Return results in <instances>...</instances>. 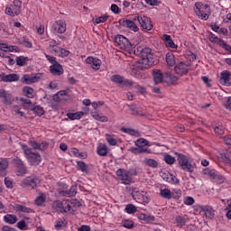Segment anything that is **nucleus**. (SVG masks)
I'll use <instances>...</instances> for the list:
<instances>
[{"label": "nucleus", "mask_w": 231, "mask_h": 231, "mask_svg": "<svg viewBox=\"0 0 231 231\" xmlns=\"http://www.w3.org/2000/svg\"><path fill=\"white\" fill-rule=\"evenodd\" d=\"M52 207L57 212H61V214L69 212H77L79 207H80V202L77 199L73 200H56L53 202Z\"/></svg>", "instance_id": "f257e3e1"}, {"label": "nucleus", "mask_w": 231, "mask_h": 231, "mask_svg": "<svg viewBox=\"0 0 231 231\" xmlns=\"http://www.w3.org/2000/svg\"><path fill=\"white\" fill-rule=\"evenodd\" d=\"M22 149L30 165H32V167H37V165L41 164V162H42V157H41V154L39 152H33L32 148L28 147V145H23Z\"/></svg>", "instance_id": "f03ea898"}, {"label": "nucleus", "mask_w": 231, "mask_h": 231, "mask_svg": "<svg viewBox=\"0 0 231 231\" xmlns=\"http://www.w3.org/2000/svg\"><path fill=\"white\" fill-rule=\"evenodd\" d=\"M175 154L177 156L179 167H180L182 171L190 173L194 172V169H196V164L192 163V160H189V158L183 153L175 152Z\"/></svg>", "instance_id": "7ed1b4c3"}, {"label": "nucleus", "mask_w": 231, "mask_h": 231, "mask_svg": "<svg viewBox=\"0 0 231 231\" xmlns=\"http://www.w3.org/2000/svg\"><path fill=\"white\" fill-rule=\"evenodd\" d=\"M195 13L200 19L207 21L208 19V14H210V7L201 3L195 4Z\"/></svg>", "instance_id": "20e7f679"}, {"label": "nucleus", "mask_w": 231, "mask_h": 231, "mask_svg": "<svg viewBox=\"0 0 231 231\" xmlns=\"http://www.w3.org/2000/svg\"><path fill=\"white\" fill-rule=\"evenodd\" d=\"M134 21H138L143 30H147V32H151V30H152V22L149 17L143 14H135L134 16Z\"/></svg>", "instance_id": "39448f33"}, {"label": "nucleus", "mask_w": 231, "mask_h": 231, "mask_svg": "<svg viewBox=\"0 0 231 231\" xmlns=\"http://www.w3.org/2000/svg\"><path fill=\"white\" fill-rule=\"evenodd\" d=\"M39 183H41L39 177L32 175L23 179L21 182V187L23 189H33L37 185H39Z\"/></svg>", "instance_id": "423d86ee"}, {"label": "nucleus", "mask_w": 231, "mask_h": 231, "mask_svg": "<svg viewBox=\"0 0 231 231\" xmlns=\"http://www.w3.org/2000/svg\"><path fill=\"white\" fill-rule=\"evenodd\" d=\"M134 55L141 57V59H154V53L149 47L138 46L134 50Z\"/></svg>", "instance_id": "0eeeda50"}, {"label": "nucleus", "mask_w": 231, "mask_h": 231, "mask_svg": "<svg viewBox=\"0 0 231 231\" xmlns=\"http://www.w3.org/2000/svg\"><path fill=\"white\" fill-rule=\"evenodd\" d=\"M132 197L137 203H149L151 201V198L147 193L143 191H140L138 189L134 188L132 190Z\"/></svg>", "instance_id": "6e6552de"}, {"label": "nucleus", "mask_w": 231, "mask_h": 231, "mask_svg": "<svg viewBox=\"0 0 231 231\" xmlns=\"http://www.w3.org/2000/svg\"><path fill=\"white\" fill-rule=\"evenodd\" d=\"M115 42L120 48V50H131L132 44L129 42V40L124 35H116L115 37Z\"/></svg>", "instance_id": "1a4fd4ad"}, {"label": "nucleus", "mask_w": 231, "mask_h": 231, "mask_svg": "<svg viewBox=\"0 0 231 231\" xmlns=\"http://www.w3.org/2000/svg\"><path fill=\"white\" fill-rule=\"evenodd\" d=\"M116 176L124 185H131V183H133V178L129 174V171H125V169L117 170Z\"/></svg>", "instance_id": "9d476101"}, {"label": "nucleus", "mask_w": 231, "mask_h": 231, "mask_svg": "<svg viewBox=\"0 0 231 231\" xmlns=\"http://www.w3.org/2000/svg\"><path fill=\"white\" fill-rule=\"evenodd\" d=\"M135 21L138 20H134V18H133L132 20L121 19L118 21V23L123 28H128V30H131L132 32H138L140 28H138V25H136V23H134Z\"/></svg>", "instance_id": "9b49d317"}, {"label": "nucleus", "mask_w": 231, "mask_h": 231, "mask_svg": "<svg viewBox=\"0 0 231 231\" xmlns=\"http://www.w3.org/2000/svg\"><path fill=\"white\" fill-rule=\"evenodd\" d=\"M155 59L154 58H141L139 60L136 62V68L138 69H149L151 66H154Z\"/></svg>", "instance_id": "f8f14e48"}, {"label": "nucleus", "mask_w": 231, "mask_h": 231, "mask_svg": "<svg viewBox=\"0 0 231 231\" xmlns=\"http://www.w3.org/2000/svg\"><path fill=\"white\" fill-rule=\"evenodd\" d=\"M190 69V63L189 62H183L180 61L174 67V72L177 75H187L189 70Z\"/></svg>", "instance_id": "ddd939ff"}, {"label": "nucleus", "mask_w": 231, "mask_h": 231, "mask_svg": "<svg viewBox=\"0 0 231 231\" xmlns=\"http://www.w3.org/2000/svg\"><path fill=\"white\" fill-rule=\"evenodd\" d=\"M161 177L164 181H167V183H171V185H178V183H180V180L171 172L161 171Z\"/></svg>", "instance_id": "4468645a"}, {"label": "nucleus", "mask_w": 231, "mask_h": 231, "mask_svg": "<svg viewBox=\"0 0 231 231\" xmlns=\"http://www.w3.org/2000/svg\"><path fill=\"white\" fill-rule=\"evenodd\" d=\"M231 72L229 70H223L220 73L219 78V83L222 84V86H231Z\"/></svg>", "instance_id": "2eb2a0df"}, {"label": "nucleus", "mask_w": 231, "mask_h": 231, "mask_svg": "<svg viewBox=\"0 0 231 231\" xmlns=\"http://www.w3.org/2000/svg\"><path fill=\"white\" fill-rule=\"evenodd\" d=\"M53 32L56 33H65L66 32V21L64 20H58L56 21L51 27Z\"/></svg>", "instance_id": "dca6fc26"}, {"label": "nucleus", "mask_w": 231, "mask_h": 231, "mask_svg": "<svg viewBox=\"0 0 231 231\" xmlns=\"http://www.w3.org/2000/svg\"><path fill=\"white\" fill-rule=\"evenodd\" d=\"M14 166L16 167L17 171H18V176H24V174H26L27 170H26V166L24 165V162H23V160L19 159V158H15L13 160Z\"/></svg>", "instance_id": "f3484780"}, {"label": "nucleus", "mask_w": 231, "mask_h": 231, "mask_svg": "<svg viewBox=\"0 0 231 231\" xmlns=\"http://www.w3.org/2000/svg\"><path fill=\"white\" fill-rule=\"evenodd\" d=\"M39 74H24L22 78V82L23 84H35V82H39Z\"/></svg>", "instance_id": "a211bd4d"}, {"label": "nucleus", "mask_w": 231, "mask_h": 231, "mask_svg": "<svg viewBox=\"0 0 231 231\" xmlns=\"http://www.w3.org/2000/svg\"><path fill=\"white\" fill-rule=\"evenodd\" d=\"M0 98H3L2 102L5 106H10L12 102H14V98L12 97V94L8 93L4 88L0 89Z\"/></svg>", "instance_id": "6ab92c4d"}, {"label": "nucleus", "mask_w": 231, "mask_h": 231, "mask_svg": "<svg viewBox=\"0 0 231 231\" xmlns=\"http://www.w3.org/2000/svg\"><path fill=\"white\" fill-rule=\"evenodd\" d=\"M50 72L51 73V75L60 77V75L64 73V69L62 68V65L57 62L50 67Z\"/></svg>", "instance_id": "aec40b11"}, {"label": "nucleus", "mask_w": 231, "mask_h": 231, "mask_svg": "<svg viewBox=\"0 0 231 231\" xmlns=\"http://www.w3.org/2000/svg\"><path fill=\"white\" fill-rule=\"evenodd\" d=\"M200 210L205 213V216L208 219H214L216 216V210L212 208V206H201Z\"/></svg>", "instance_id": "412c9836"}, {"label": "nucleus", "mask_w": 231, "mask_h": 231, "mask_svg": "<svg viewBox=\"0 0 231 231\" xmlns=\"http://www.w3.org/2000/svg\"><path fill=\"white\" fill-rule=\"evenodd\" d=\"M0 79L2 82H17L19 80V75L17 74H0Z\"/></svg>", "instance_id": "4be33fe9"}, {"label": "nucleus", "mask_w": 231, "mask_h": 231, "mask_svg": "<svg viewBox=\"0 0 231 231\" xmlns=\"http://www.w3.org/2000/svg\"><path fill=\"white\" fill-rule=\"evenodd\" d=\"M86 62L89 64L93 69H100V66H102V60L94 57H88Z\"/></svg>", "instance_id": "5701e85b"}, {"label": "nucleus", "mask_w": 231, "mask_h": 231, "mask_svg": "<svg viewBox=\"0 0 231 231\" xmlns=\"http://www.w3.org/2000/svg\"><path fill=\"white\" fill-rule=\"evenodd\" d=\"M29 145L34 150L46 151L48 149V143H37L35 140L29 141Z\"/></svg>", "instance_id": "b1692460"}, {"label": "nucleus", "mask_w": 231, "mask_h": 231, "mask_svg": "<svg viewBox=\"0 0 231 231\" xmlns=\"http://www.w3.org/2000/svg\"><path fill=\"white\" fill-rule=\"evenodd\" d=\"M97 152L98 156H107L109 154V148L106 143H100L97 147Z\"/></svg>", "instance_id": "393cba45"}, {"label": "nucleus", "mask_w": 231, "mask_h": 231, "mask_svg": "<svg viewBox=\"0 0 231 231\" xmlns=\"http://www.w3.org/2000/svg\"><path fill=\"white\" fill-rule=\"evenodd\" d=\"M152 78L154 84H162L163 82V73L160 69H153L152 70Z\"/></svg>", "instance_id": "a878e982"}, {"label": "nucleus", "mask_w": 231, "mask_h": 231, "mask_svg": "<svg viewBox=\"0 0 231 231\" xmlns=\"http://www.w3.org/2000/svg\"><path fill=\"white\" fill-rule=\"evenodd\" d=\"M128 151L133 154H143V152H146L147 154H151V149L149 148H140V147L132 146L128 149Z\"/></svg>", "instance_id": "bb28decb"}, {"label": "nucleus", "mask_w": 231, "mask_h": 231, "mask_svg": "<svg viewBox=\"0 0 231 231\" xmlns=\"http://www.w3.org/2000/svg\"><path fill=\"white\" fill-rule=\"evenodd\" d=\"M51 53H54V55H59V57L64 59V57H68L69 55V51L60 47L54 50H51Z\"/></svg>", "instance_id": "cd10ccee"}, {"label": "nucleus", "mask_w": 231, "mask_h": 231, "mask_svg": "<svg viewBox=\"0 0 231 231\" xmlns=\"http://www.w3.org/2000/svg\"><path fill=\"white\" fill-rule=\"evenodd\" d=\"M30 111H32L34 115H36L37 116H42V115L44 114V108L41 106H35L32 105L30 106Z\"/></svg>", "instance_id": "c85d7f7f"}, {"label": "nucleus", "mask_w": 231, "mask_h": 231, "mask_svg": "<svg viewBox=\"0 0 231 231\" xmlns=\"http://www.w3.org/2000/svg\"><path fill=\"white\" fill-rule=\"evenodd\" d=\"M218 173L219 172L217 171L210 170L208 168L202 170V174H204V176H209V178H211L212 180H216V177Z\"/></svg>", "instance_id": "c756f323"}, {"label": "nucleus", "mask_w": 231, "mask_h": 231, "mask_svg": "<svg viewBox=\"0 0 231 231\" xmlns=\"http://www.w3.org/2000/svg\"><path fill=\"white\" fill-rule=\"evenodd\" d=\"M4 221L8 225H15V223H17V216L7 214L4 217Z\"/></svg>", "instance_id": "7c9ffc66"}, {"label": "nucleus", "mask_w": 231, "mask_h": 231, "mask_svg": "<svg viewBox=\"0 0 231 231\" xmlns=\"http://www.w3.org/2000/svg\"><path fill=\"white\" fill-rule=\"evenodd\" d=\"M128 107L130 114L134 116H145V113H143L141 110H138V108H136L134 105H129Z\"/></svg>", "instance_id": "2f4dec72"}, {"label": "nucleus", "mask_w": 231, "mask_h": 231, "mask_svg": "<svg viewBox=\"0 0 231 231\" xmlns=\"http://www.w3.org/2000/svg\"><path fill=\"white\" fill-rule=\"evenodd\" d=\"M167 66L172 67L176 64V57L172 52H168L165 57Z\"/></svg>", "instance_id": "473e14b6"}, {"label": "nucleus", "mask_w": 231, "mask_h": 231, "mask_svg": "<svg viewBox=\"0 0 231 231\" xmlns=\"http://www.w3.org/2000/svg\"><path fill=\"white\" fill-rule=\"evenodd\" d=\"M160 196L164 199H172V191L167 188L160 189Z\"/></svg>", "instance_id": "72a5a7b5"}, {"label": "nucleus", "mask_w": 231, "mask_h": 231, "mask_svg": "<svg viewBox=\"0 0 231 231\" xmlns=\"http://www.w3.org/2000/svg\"><path fill=\"white\" fill-rule=\"evenodd\" d=\"M61 194L67 198H72V196L77 194V186H71L69 190H62Z\"/></svg>", "instance_id": "f704fd0d"}, {"label": "nucleus", "mask_w": 231, "mask_h": 231, "mask_svg": "<svg viewBox=\"0 0 231 231\" xmlns=\"http://www.w3.org/2000/svg\"><path fill=\"white\" fill-rule=\"evenodd\" d=\"M77 166L79 171H81V172H84L85 174H88V172H89V166L86 164V162L79 161L77 162Z\"/></svg>", "instance_id": "c9c22d12"}, {"label": "nucleus", "mask_w": 231, "mask_h": 231, "mask_svg": "<svg viewBox=\"0 0 231 231\" xmlns=\"http://www.w3.org/2000/svg\"><path fill=\"white\" fill-rule=\"evenodd\" d=\"M84 112L68 113L67 116L69 120H80L84 116Z\"/></svg>", "instance_id": "e433bc0d"}, {"label": "nucleus", "mask_w": 231, "mask_h": 231, "mask_svg": "<svg viewBox=\"0 0 231 231\" xmlns=\"http://www.w3.org/2000/svg\"><path fill=\"white\" fill-rule=\"evenodd\" d=\"M124 77L123 76H120L118 74H116V75H113L111 78H110V80L112 82H115V84H118L119 88L122 87V84L124 82Z\"/></svg>", "instance_id": "4c0bfd02"}, {"label": "nucleus", "mask_w": 231, "mask_h": 231, "mask_svg": "<svg viewBox=\"0 0 231 231\" xmlns=\"http://www.w3.org/2000/svg\"><path fill=\"white\" fill-rule=\"evenodd\" d=\"M123 133H125L126 134H130V136H135L138 138L141 136L140 132L138 130H134L133 128H123Z\"/></svg>", "instance_id": "58836bf2"}, {"label": "nucleus", "mask_w": 231, "mask_h": 231, "mask_svg": "<svg viewBox=\"0 0 231 231\" xmlns=\"http://www.w3.org/2000/svg\"><path fill=\"white\" fill-rule=\"evenodd\" d=\"M14 210H16L17 212H24L25 214H30L31 212H33L32 208H27L24 206H21V205H15Z\"/></svg>", "instance_id": "ea45409f"}, {"label": "nucleus", "mask_w": 231, "mask_h": 231, "mask_svg": "<svg viewBox=\"0 0 231 231\" xmlns=\"http://www.w3.org/2000/svg\"><path fill=\"white\" fill-rule=\"evenodd\" d=\"M134 145H136V147H139L140 149H143V147H146V145H149V141H147L144 138H140L134 142Z\"/></svg>", "instance_id": "a19ab883"}, {"label": "nucleus", "mask_w": 231, "mask_h": 231, "mask_svg": "<svg viewBox=\"0 0 231 231\" xmlns=\"http://www.w3.org/2000/svg\"><path fill=\"white\" fill-rule=\"evenodd\" d=\"M163 160L165 163H167V165H174V163L176 162V158L169 153L164 155Z\"/></svg>", "instance_id": "79ce46f5"}, {"label": "nucleus", "mask_w": 231, "mask_h": 231, "mask_svg": "<svg viewBox=\"0 0 231 231\" xmlns=\"http://www.w3.org/2000/svg\"><path fill=\"white\" fill-rule=\"evenodd\" d=\"M6 169H8V161L4 159L0 162V172L6 175Z\"/></svg>", "instance_id": "37998d69"}, {"label": "nucleus", "mask_w": 231, "mask_h": 231, "mask_svg": "<svg viewBox=\"0 0 231 231\" xmlns=\"http://www.w3.org/2000/svg\"><path fill=\"white\" fill-rule=\"evenodd\" d=\"M92 118L97 120L98 122H107L108 118L106 116H100L97 112H92Z\"/></svg>", "instance_id": "c03bdc74"}, {"label": "nucleus", "mask_w": 231, "mask_h": 231, "mask_svg": "<svg viewBox=\"0 0 231 231\" xmlns=\"http://www.w3.org/2000/svg\"><path fill=\"white\" fill-rule=\"evenodd\" d=\"M20 102H22V104H23V107L25 109H30V107H32V106H33V104H32V100L29 98H26V97H21Z\"/></svg>", "instance_id": "a18cd8bd"}, {"label": "nucleus", "mask_w": 231, "mask_h": 231, "mask_svg": "<svg viewBox=\"0 0 231 231\" xmlns=\"http://www.w3.org/2000/svg\"><path fill=\"white\" fill-rule=\"evenodd\" d=\"M136 82L131 80V79H123V83L121 84V88H134V85Z\"/></svg>", "instance_id": "49530a36"}, {"label": "nucleus", "mask_w": 231, "mask_h": 231, "mask_svg": "<svg viewBox=\"0 0 231 231\" xmlns=\"http://www.w3.org/2000/svg\"><path fill=\"white\" fill-rule=\"evenodd\" d=\"M23 95L27 97V98H33V88L30 87L23 88Z\"/></svg>", "instance_id": "de8ad7c7"}, {"label": "nucleus", "mask_w": 231, "mask_h": 231, "mask_svg": "<svg viewBox=\"0 0 231 231\" xmlns=\"http://www.w3.org/2000/svg\"><path fill=\"white\" fill-rule=\"evenodd\" d=\"M106 140L107 142V143H109V145H116V143H118V141H116V138L113 137V135L106 134Z\"/></svg>", "instance_id": "09e8293b"}, {"label": "nucleus", "mask_w": 231, "mask_h": 231, "mask_svg": "<svg viewBox=\"0 0 231 231\" xmlns=\"http://www.w3.org/2000/svg\"><path fill=\"white\" fill-rule=\"evenodd\" d=\"M214 132L218 135L225 134V127L223 125L218 124L214 127Z\"/></svg>", "instance_id": "8fccbe9b"}, {"label": "nucleus", "mask_w": 231, "mask_h": 231, "mask_svg": "<svg viewBox=\"0 0 231 231\" xmlns=\"http://www.w3.org/2000/svg\"><path fill=\"white\" fill-rule=\"evenodd\" d=\"M60 45V41H55V40H52L49 42V49H50V51H51V50H57V48H60V47H58Z\"/></svg>", "instance_id": "3c124183"}, {"label": "nucleus", "mask_w": 231, "mask_h": 231, "mask_svg": "<svg viewBox=\"0 0 231 231\" xmlns=\"http://www.w3.org/2000/svg\"><path fill=\"white\" fill-rule=\"evenodd\" d=\"M28 57L20 56L16 58V64L17 66H25Z\"/></svg>", "instance_id": "603ef678"}, {"label": "nucleus", "mask_w": 231, "mask_h": 231, "mask_svg": "<svg viewBox=\"0 0 231 231\" xmlns=\"http://www.w3.org/2000/svg\"><path fill=\"white\" fill-rule=\"evenodd\" d=\"M35 205H38V207H41L43 203H46V197L44 194L40 195L39 197L36 198Z\"/></svg>", "instance_id": "864d4df0"}, {"label": "nucleus", "mask_w": 231, "mask_h": 231, "mask_svg": "<svg viewBox=\"0 0 231 231\" xmlns=\"http://www.w3.org/2000/svg\"><path fill=\"white\" fill-rule=\"evenodd\" d=\"M15 14H21V8L23 6V2L21 0H14Z\"/></svg>", "instance_id": "5fc2aeb1"}, {"label": "nucleus", "mask_w": 231, "mask_h": 231, "mask_svg": "<svg viewBox=\"0 0 231 231\" xmlns=\"http://www.w3.org/2000/svg\"><path fill=\"white\" fill-rule=\"evenodd\" d=\"M210 42H215L216 44H218L220 46L224 40L217 38L215 34H210L209 36Z\"/></svg>", "instance_id": "6e6d98bb"}, {"label": "nucleus", "mask_w": 231, "mask_h": 231, "mask_svg": "<svg viewBox=\"0 0 231 231\" xmlns=\"http://www.w3.org/2000/svg\"><path fill=\"white\" fill-rule=\"evenodd\" d=\"M226 180V179L225 178V176L221 175V173H218L214 179V182L217 183L218 185L225 183Z\"/></svg>", "instance_id": "4d7b16f0"}, {"label": "nucleus", "mask_w": 231, "mask_h": 231, "mask_svg": "<svg viewBox=\"0 0 231 231\" xmlns=\"http://www.w3.org/2000/svg\"><path fill=\"white\" fill-rule=\"evenodd\" d=\"M125 212L126 214H134V212H136V206L133 205V204H128L125 207Z\"/></svg>", "instance_id": "13d9d810"}, {"label": "nucleus", "mask_w": 231, "mask_h": 231, "mask_svg": "<svg viewBox=\"0 0 231 231\" xmlns=\"http://www.w3.org/2000/svg\"><path fill=\"white\" fill-rule=\"evenodd\" d=\"M145 163L148 167H152V169H156V167H158V162L154 159H148L145 161Z\"/></svg>", "instance_id": "bf43d9fd"}, {"label": "nucleus", "mask_w": 231, "mask_h": 231, "mask_svg": "<svg viewBox=\"0 0 231 231\" xmlns=\"http://www.w3.org/2000/svg\"><path fill=\"white\" fill-rule=\"evenodd\" d=\"M175 221H176L178 226H185V223H187V221L185 220V217H183L181 216L176 217Z\"/></svg>", "instance_id": "052dcab7"}, {"label": "nucleus", "mask_w": 231, "mask_h": 231, "mask_svg": "<svg viewBox=\"0 0 231 231\" xmlns=\"http://www.w3.org/2000/svg\"><path fill=\"white\" fill-rule=\"evenodd\" d=\"M181 198V189H174L171 192V199H180Z\"/></svg>", "instance_id": "680f3d73"}, {"label": "nucleus", "mask_w": 231, "mask_h": 231, "mask_svg": "<svg viewBox=\"0 0 231 231\" xmlns=\"http://www.w3.org/2000/svg\"><path fill=\"white\" fill-rule=\"evenodd\" d=\"M16 226L17 228H19V230H28V226L26 225V221L24 220L19 221Z\"/></svg>", "instance_id": "e2e57ef3"}, {"label": "nucleus", "mask_w": 231, "mask_h": 231, "mask_svg": "<svg viewBox=\"0 0 231 231\" xmlns=\"http://www.w3.org/2000/svg\"><path fill=\"white\" fill-rule=\"evenodd\" d=\"M6 15H10L11 17H15V15H19V14H15V8L6 7L5 8Z\"/></svg>", "instance_id": "0e129e2a"}, {"label": "nucleus", "mask_w": 231, "mask_h": 231, "mask_svg": "<svg viewBox=\"0 0 231 231\" xmlns=\"http://www.w3.org/2000/svg\"><path fill=\"white\" fill-rule=\"evenodd\" d=\"M107 19H109V15H107V14L99 16V17L96 18V24H100L101 23H106V21H107Z\"/></svg>", "instance_id": "69168bd1"}, {"label": "nucleus", "mask_w": 231, "mask_h": 231, "mask_svg": "<svg viewBox=\"0 0 231 231\" xmlns=\"http://www.w3.org/2000/svg\"><path fill=\"white\" fill-rule=\"evenodd\" d=\"M123 226L125 228H128V229H131V228H134V222H133L132 220H125L123 222Z\"/></svg>", "instance_id": "338daca9"}, {"label": "nucleus", "mask_w": 231, "mask_h": 231, "mask_svg": "<svg viewBox=\"0 0 231 231\" xmlns=\"http://www.w3.org/2000/svg\"><path fill=\"white\" fill-rule=\"evenodd\" d=\"M194 198L192 197H186L184 199V205H188V206H190V205H194Z\"/></svg>", "instance_id": "774afa93"}]
</instances>
